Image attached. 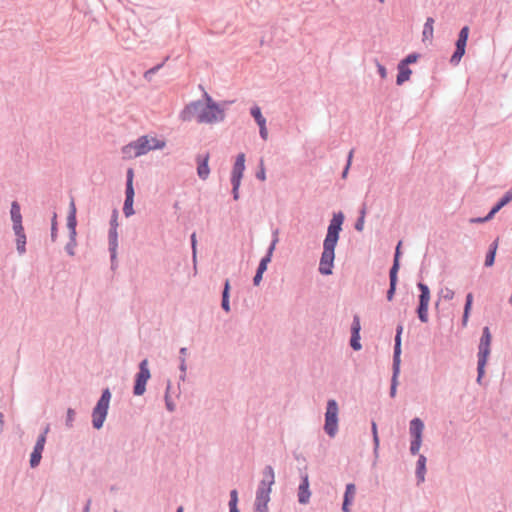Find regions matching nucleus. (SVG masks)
I'll return each instance as SVG.
<instances>
[{"label": "nucleus", "mask_w": 512, "mask_h": 512, "mask_svg": "<svg viewBox=\"0 0 512 512\" xmlns=\"http://www.w3.org/2000/svg\"><path fill=\"white\" fill-rule=\"evenodd\" d=\"M204 101H194L187 105L182 112L184 121L195 120L200 124L214 125L224 121L225 108L217 104L213 98L204 93Z\"/></svg>", "instance_id": "obj_1"}, {"label": "nucleus", "mask_w": 512, "mask_h": 512, "mask_svg": "<svg viewBox=\"0 0 512 512\" xmlns=\"http://www.w3.org/2000/svg\"><path fill=\"white\" fill-rule=\"evenodd\" d=\"M344 221V215L339 212L333 215L328 226L327 234L323 243V252L319 263V271L323 275L332 273L335 258V247L339 239V233Z\"/></svg>", "instance_id": "obj_2"}, {"label": "nucleus", "mask_w": 512, "mask_h": 512, "mask_svg": "<svg viewBox=\"0 0 512 512\" xmlns=\"http://www.w3.org/2000/svg\"><path fill=\"white\" fill-rule=\"evenodd\" d=\"M166 146L164 140L155 137L142 136L123 148V153L128 157H139L152 150L163 149Z\"/></svg>", "instance_id": "obj_3"}, {"label": "nucleus", "mask_w": 512, "mask_h": 512, "mask_svg": "<svg viewBox=\"0 0 512 512\" xmlns=\"http://www.w3.org/2000/svg\"><path fill=\"white\" fill-rule=\"evenodd\" d=\"M491 333L488 327H484L483 334L479 343V352H478V382H480L481 378L484 375V368L487 363L488 356L490 354V345H491Z\"/></svg>", "instance_id": "obj_4"}, {"label": "nucleus", "mask_w": 512, "mask_h": 512, "mask_svg": "<svg viewBox=\"0 0 512 512\" xmlns=\"http://www.w3.org/2000/svg\"><path fill=\"white\" fill-rule=\"evenodd\" d=\"M111 398V393L109 389H105L102 393L101 398L99 399L96 407L93 410V426L96 429H100L103 426V423L105 421L108 408H109V402Z\"/></svg>", "instance_id": "obj_5"}, {"label": "nucleus", "mask_w": 512, "mask_h": 512, "mask_svg": "<svg viewBox=\"0 0 512 512\" xmlns=\"http://www.w3.org/2000/svg\"><path fill=\"white\" fill-rule=\"evenodd\" d=\"M338 413L337 402L334 399L329 400L325 413L324 430L330 437H334L338 431Z\"/></svg>", "instance_id": "obj_6"}, {"label": "nucleus", "mask_w": 512, "mask_h": 512, "mask_svg": "<svg viewBox=\"0 0 512 512\" xmlns=\"http://www.w3.org/2000/svg\"><path fill=\"white\" fill-rule=\"evenodd\" d=\"M274 483V472L270 466H267L263 470V479L258 487L256 500L259 501H270L271 486Z\"/></svg>", "instance_id": "obj_7"}, {"label": "nucleus", "mask_w": 512, "mask_h": 512, "mask_svg": "<svg viewBox=\"0 0 512 512\" xmlns=\"http://www.w3.org/2000/svg\"><path fill=\"white\" fill-rule=\"evenodd\" d=\"M140 371L136 375L134 394L140 396L146 390V383L150 379L151 374L148 368V360L144 359L139 365Z\"/></svg>", "instance_id": "obj_8"}, {"label": "nucleus", "mask_w": 512, "mask_h": 512, "mask_svg": "<svg viewBox=\"0 0 512 512\" xmlns=\"http://www.w3.org/2000/svg\"><path fill=\"white\" fill-rule=\"evenodd\" d=\"M418 288L421 291L419 296V307L417 310L418 317L421 322H428V307L430 303V290L427 285L423 283H418Z\"/></svg>", "instance_id": "obj_9"}, {"label": "nucleus", "mask_w": 512, "mask_h": 512, "mask_svg": "<svg viewBox=\"0 0 512 512\" xmlns=\"http://www.w3.org/2000/svg\"><path fill=\"white\" fill-rule=\"evenodd\" d=\"M468 36H469V27L464 26L459 33L458 40L456 42V50L451 57V62L453 64H458L460 62L461 58L463 57V55L465 54V48H466Z\"/></svg>", "instance_id": "obj_10"}, {"label": "nucleus", "mask_w": 512, "mask_h": 512, "mask_svg": "<svg viewBox=\"0 0 512 512\" xmlns=\"http://www.w3.org/2000/svg\"><path fill=\"white\" fill-rule=\"evenodd\" d=\"M244 169H245V155L243 153H241L236 158V162L234 164L232 176H231L232 184H235L236 189H239V187H240Z\"/></svg>", "instance_id": "obj_11"}, {"label": "nucleus", "mask_w": 512, "mask_h": 512, "mask_svg": "<svg viewBox=\"0 0 512 512\" xmlns=\"http://www.w3.org/2000/svg\"><path fill=\"white\" fill-rule=\"evenodd\" d=\"M512 201V190L506 192V194L502 197V199L497 203L496 206L492 208L489 214L484 218H473L470 220L471 223H482L492 219V217L506 204Z\"/></svg>", "instance_id": "obj_12"}, {"label": "nucleus", "mask_w": 512, "mask_h": 512, "mask_svg": "<svg viewBox=\"0 0 512 512\" xmlns=\"http://www.w3.org/2000/svg\"><path fill=\"white\" fill-rule=\"evenodd\" d=\"M48 430H49V428L46 427L44 433L42 435H40V437L38 438L36 445L34 447V451L31 454L30 465L33 468L36 467L41 460V454L44 449V445L46 442V434L48 433Z\"/></svg>", "instance_id": "obj_13"}, {"label": "nucleus", "mask_w": 512, "mask_h": 512, "mask_svg": "<svg viewBox=\"0 0 512 512\" xmlns=\"http://www.w3.org/2000/svg\"><path fill=\"white\" fill-rule=\"evenodd\" d=\"M251 115L253 116V118L255 119L257 124L259 125L261 137L264 140H266L267 137H268V131H267V128H266V119L262 115L260 108L258 106L252 107L251 108Z\"/></svg>", "instance_id": "obj_14"}, {"label": "nucleus", "mask_w": 512, "mask_h": 512, "mask_svg": "<svg viewBox=\"0 0 512 512\" xmlns=\"http://www.w3.org/2000/svg\"><path fill=\"white\" fill-rule=\"evenodd\" d=\"M310 491H309V481H308V475L305 474L303 476L302 482L299 485L298 489V500L302 504H306L309 501L310 498Z\"/></svg>", "instance_id": "obj_15"}, {"label": "nucleus", "mask_w": 512, "mask_h": 512, "mask_svg": "<svg viewBox=\"0 0 512 512\" xmlns=\"http://www.w3.org/2000/svg\"><path fill=\"white\" fill-rule=\"evenodd\" d=\"M208 161H209V154H206L202 158L201 157L197 158V162H198L197 174L203 180H206L210 174Z\"/></svg>", "instance_id": "obj_16"}, {"label": "nucleus", "mask_w": 512, "mask_h": 512, "mask_svg": "<svg viewBox=\"0 0 512 512\" xmlns=\"http://www.w3.org/2000/svg\"><path fill=\"white\" fill-rule=\"evenodd\" d=\"M356 495V487L354 484H348L344 494L342 509L344 512H350L349 505L353 502Z\"/></svg>", "instance_id": "obj_17"}, {"label": "nucleus", "mask_w": 512, "mask_h": 512, "mask_svg": "<svg viewBox=\"0 0 512 512\" xmlns=\"http://www.w3.org/2000/svg\"><path fill=\"white\" fill-rule=\"evenodd\" d=\"M403 327L400 325L397 328V334L395 337V347H394V359L393 366H400V354H401V333Z\"/></svg>", "instance_id": "obj_18"}, {"label": "nucleus", "mask_w": 512, "mask_h": 512, "mask_svg": "<svg viewBox=\"0 0 512 512\" xmlns=\"http://www.w3.org/2000/svg\"><path fill=\"white\" fill-rule=\"evenodd\" d=\"M424 429V424L419 418H414L410 422V433L413 439H422V432Z\"/></svg>", "instance_id": "obj_19"}, {"label": "nucleus", "mask_w": 512, "mask_h": 512, "mask_svg": "<svg viewBox=\"0 0 512 512\" xmlns=\"http://www.w3.org/2000/svg\"><path fill=\"white\" fill-rule=\"evenodd\" d=\"M411 74H412V71L407 66H405V63H399L397 84L402 85L404 82L408 81Z\"/></svg>", "instance_id": "obj_20"}, {"label": "nucleus", "mask_w": 512, "mask_h": 512, "mask_svg": "<svg viewBox=\"0 0 512 512\" xmlns=\"http://www.w3.org/2000/svg\"><path fill=\"white\" fill-rule=\"evenodd\" d=\"M397 282V264L393 265L390 270V288L387 292V299L391 301L393 299Z\"/></svg>", "instance_id": "obj_21"}, {"label": "nucleus", "mask_w": 512, "mask_h": 512, "mask_svg": "<svg viewBox=\"0 0 512 512\" xmlns=\"http://www.w3.org/2000/svg\"><path fill=\"white\" fill-rule=\"evenodd\" d=\"M134 191L126 190V199L124 202L123 212L126 217L134 214L133 210Z\"/></svg>", "instance_id": "obj_22"}, {"label": "nucleus", "mask_w": 512, "mask_h": 512, "mask_svg": "<svg viewBox=\"0 0 512 512\" xmlns=\"http://www.w3.org/2000/svg\"><path fill=\"white\" fill-rule=\"evenodd\" d=\"M433 25H434V19L431 17L427 18V20L424 24V29H423V41H426V40L430 41L433 38V32H434Z\"/></svg>", "instance_id": "obj_23"}, {"label": "nucleus", "mask_w": 512, "mask_h": 512, "mask_svg": "<svg viewBox=\"0 0 512 512\" xmlns=\"http://www.w3.org/2000/svg\"><path fill=\"white\" fill-rule=\"evenodd\" d=\"M472 303H473V294L472 293H468L467 296H466V303H465L463 319H462L463 326L467 325V322H468V319H469V315H470V311H471V308H472Z\"/></svg>", "instance_id": "obj_24"}, {"label": "nucleus", "mask_w": 512, "mask_h": 512, "mask_svg": "<svg viewBox=\"0 0 512 512\" xmlns=\"http://www.w3.org/2000/svg\"><path fill=\"white\" fill-rule=\"evenodd\" d=\"M229 291H230V282L229 280L225 281L224 284V290L222 294V308L226 311H230V304H229Z\"/></svg>", "instance_id": "obj_25"}, {"label": "nucleus", "mask_w": 512, "mask_h": 512, "mask_svg": "<svg viewBox=\"0 0 512 512\" xmlns=\"http://www.w3.org/2000/svg\"><path fill=\"white\" fill-rule=\"evenodd\" d=\"M426 471V457L424 455H420L418 462H417V476L419 478V481H424Z\"/></svg>", "instance_id": "obj_26"}, {"label": "nucleus", "mask_w": 512, "mask_h": 512, "mask_svg": "<svg viewBox=\"0 0 512 512\" xmlns=\"http://www.w3.org/2000/svg\"><path fill=\"white\" fill-rule=\"evenodd\" d=\"M399 373H400V366H393V377H392L391 389H390L391 397H395V395H396Z\"/></svg>", "instance_id": "obj_27"}, {"label": "nucleus", "mask_w": 512, "mask_h": 512, "mask_svg": "<svg viewBox=\"0 0 512 512\" xmlns=\"http://www.w3.org/2000/svg\"><path fill=\"white\" fill-rule=\"evenodd\" d=\"M497 247H498V239H496L493 242V244L491 245V249H490L489 253L486 256V259H485V265L486 266L490 267V266L493 265L494 260H495V254H496Z\"/></svg>", "instance_id": "obj_28"}, {"label": "nucleus", "mask_w": 512, "mask_h": 512, "mask_svg": "<svg viewBox=\"0 0 512 512\" xmlns=\"http://www.w3.org/2000/svg\"><path fill=\"white\" fill-rule=\"evenodd\" d=\"M11 219L13 223L22 221L20 206L15 201L11 204Z\"/></svg>", "instance_id": "obj_29"}, {"label": "nucleus", "mask_w": 512, "mask_h": 512, "mask_svg": "<svg viewBox=\"0 0 512 512\" xmlns=\"http://www.w3.org/2000/svg\"><path fill=\"white\" fill-rule=\"evenodd\" d=\"M272 249H273V246H271V247L269 248V253H268V255H267L266 257H264V258L261 260V262H260V264H259V267H258V269H257V271H258V272H260V273H264V272L266 271V269H267V264L270 262V255H271Z\"/></svg>", "instance_id": "obj_30"}, {"label": "nucleus", "mask_w": 512, "mask_h": 512, "mask_svg": "<svg viewBox=\"0 0 512 512\" xmlns=\"http://www.w3.org/2000/svg\"><path fill=\"white\" fill-rule=\"evenodd\" d=\"M16 244H17V250L20 254H23L25 252V245H26V236L20 235L16 236Z\"/></svg>", "instance_id": "obj_31"}, {"label": "nucleus", "mask_w": 512, "mask_h": 512, "mask_svg": "<svg viewBox=\"0 0 512 512\" xmlns=\"http://www.w3.org/2000/svg\"><path fill=\"white\" fill-rule=\"evenodd\" d=\"M255 512H268V502L255 500Z\"/></svg>", "instance_id": "obj_32"}, {"label": "nucleus", "mask_w": 512, "mask_h": 512, "mask_svg": "<svg viewBox=\"0 0 512 512\" xmlns=\"http://www.w3.org/2000/svg\"><path fill=\"white\" fill-rule=\"evenodd\" d=\"M422 439H413L410 446V451L413 455H416L421 447Z\"/></svg>", "instance_id": "obj_33"}, {"label": "nucleus", "mask_w": 512, "mask_h": 512, "mask_svg": "<svg viewBox=\"0 0 512 512\" xmlns=\"http://www.w3.org/2000/svg\"><path fill=\"white\" fill-rule=\"evenodd\" d=\"M365 214H366V211H365V208H363L361 210V215L359 217V219L357 220L356 224H355V229L357 231H362L363 228H364V219H365Z\"/></svg>", "instance_id": "obj_34"}, {"label": "nucleus", "mask_w": 512, "mask_h": 512, "mask_svg": "<svg viewBox=\"0 0 512 512\" xmlns=\"http://www.w3.org/2000/svg\"><path fill=\"white\" fill-rule=\"evenodd\" d=\"M133 178H134L133 170L132 169H128V171H127L126 190L134 191V188H133Z\"/></svg>", "instance_id": "obj_35"}, {"label": "nucleus", "mask_w": 512, "mask_h": 512, "mask_svg": "<svg viewBox=\"0 0 512 512\" xmlns=\"http://www.w3.org/2000/svg\"><path fill=\"white\" fill-rule=\"evenodd\" d=\"M359 339H360L359 334H352L350 344H351V347L354 350H359L361 348V344L359 342Z\"/></svg>", "instance_id": "obj_36"}, {"label": "nucleus", "mask_w": 512, "mask_h": 512, "mask_svg": "<svg viewBox=\"0 0 512 512\" xmlns=\"http://www.w3.org/2000/svg\"><path fill=\"white\" fill-rule=\"evenodd\" d=\"M13 230H14L16 236L25 235L24 228L22 226V221L21 222H14L13 223Z\"/></svg>", "instance_id": "obj_37"}, {"label": "nucleus", "mask_w": 512, "mask_h": 512, "mask_svg": "<svg viewBox=\"0 0 512 512\" xmlns=\"http://www.w3.org/2000/svg\"><path fill=\"white\" fill-rule=\"evenodd\" d=\"M441 294L445 300H452L454 298L455 293L452 289L445 288L441 291Z\"/></svg>", "instance_id": "obj_38"}, {"label": "nucleus", "mask_w": 512, "mask_h": 512, "mask_svg": "<svg viewBox=\"0 0 512 512\" xmlns=\"http://www.w3.org/2000/svg\"><path fill=\"white\" fill-rule=\"evenodd\" d=\"M372 433H373L374 444H375V447L377 448L379 446V437H378L377 425L375 422H372Z\"/></svg>", "instance_id": "obj_39"}, {"label": "nucleus", "mask_w": 512, "mask_h": 512, "mask_svg": "<svg viewBox=\"0 0 512 512\" xmlns=\"http://www.w3.org/2000/svg\"><path fill=\"white\" fill-rule=\"evenodd\" d=\"M417 59H418L417 54H410L404 60H402L400 63H405V66H407L408 64L416 62Z\"/></svg>", "instance_id": "obj_40"}, {"label": "nucleus", "mask_w": 512, "mask_h": 512, "mask_svg": "<svg viewBox=\"0 0 512 512\" xmlns=\"http://www.w3.org/2000/svg\"><path fill=\"white\" fill-rule=\"evenodd\" d=\"M238 502V493L236 490H232L230 493L229 506H236Z\"/></svg>", "instance_id": "obj_41"}, {"label": "nucleus", "mask_w": 512, "mask_h": 512, "mask_svg": "<svg viewBox=\"0 0 512 512\" xmlns=\"http://www.w3.org/2000/svg\"><path fill=\"white\" fill-rule=\"evenodd\" d=\"M360 331V321L357 316L354 317L353 325H352V334H359Z\"/></svg>", "instance_id": "obj_42"}, {"label": "nucleus", "mask_w": 512, "mask_h": 512, "mask_svg": "<svg viewBox=\"0 0 512 512\" xmlns=\"http://www.w3.org/2000/svg\"><path fill=\"white\" fill-rule=\"evenodd\" d=\"M352 157H353V150H351V151L349 152V155H348V163H347V166H346V168H345V170L343 171V174H342V177H343V178H346V176H347V173H348L349 167H350V165H351Z\"/></svg>", "instance_id": "obj_43"}, {"label": "nucleus", "mask_w": 512, "mask_h": 512, "mask_svg": "<svg viewBox=\"0 0 512 512\" xmlns=\"http://www.w3.org/2000/svg\"><path fill=\"white\" fill-rule=\"evenodd\" d=\"M400 246H401V242H399V243H398V245H397V247H396V252H395V257H394V263H393V265H396V264H397V270L399 269Z\"/></svg>", "instance_id": "obj_44"}, {"label": "nucleus", "mask_w": 512, "mask_h": 512, "mask_svg": "<svg viewBox=\"0 0 512 512\" xmlns=\"http://www.w3.org/2000/svg\"><path fill=\"white\" fill-rule=\"evenodd\" d=\"M69 214H71V219H73V221H74L75 215H76V206H75L74 200H71V202H70V213Z\"/></svg>", "instance_id": "obj_45"}, {"label": "nucleus", "mask_w": 512, "mask_h": 512, "mask_svg": "<svg viewBox=\"0 0 512 512\" xmlns=\"http://www.w3.org/2000/svg\"><path fill=\"white\" fill-rule=\"evenodd\" d=\"M262 275L263 273H260V272H256V275L254 276V279H253V282H254V285L258 286L262 280Z\"/></svg>", "instance_id": "obj_46"}, {"label": "nucleus", "mask_w": 512, "mask_h": 512, "mask_svg": "<svg viewBox=\"0 0 512 512\" xmlns=\"http://www.w3.org/2000/svg\"><path fill=\"white\" fill-rule=\"evenodd\" d=\"M378 71H379V74L382 78H385L386 75H387V72H386V69L384 66H382L381 64H378Z\"/></svg>", "instance_id": "obj_47"}, {"label": "nucleus", "mask_w": 512, "mask_h": 512, "mask_svg": "<svg viewBox=\"0 0 512 512\" xmlns=\"http://www.w3.org/2000/svg\"><path fill=\"white\" fill-rule=\"evenodd\" d=\"M261 166H263V163L261 162ZM257 177L260 179V180H265V171H264V168L261 167V170L257 173Z\"/></svg>", "instance_id": "obj_48"}, {"label": "nucleus", "mask_w": 512, "mask_h": 512, "mask_svg": "<svg viewBox=\"0 0 512 512\" xmlns=\"http://www.w3.org/2000/svg\"><path fill=\"white\" fill-rule=\"evenodd\" d=\"M55 230H56V214H54L53 220H52V239L55 238Z\"/></svg>", "instance_id": "obj_49"}, {"label": "nucleus", "mask_w": 512, "mask_h": 512, "mask_svg": "<svg viewBox=\"0 0 512 512\" xmlns=\"http://www.w3.org/2000/svg\"><path fill=\"white\" fill-rule=\"evenodd\" d=\"M191 242H192L193 253L195 254V252H196V235H195V233H193L191 236Z\"/></svg>", "instance_id": "obj_50"}, {"label": "nucleus", "mask_w": 512, "mask_h": 512, "mask_svg": "<svg viewBox=\"0 0 512 512\" xmlns=\"http://www.w3.org/2000/svg\"><path fill=\"white\" fill-rule=\"evenodd\" d=\"M67 414H68L67 421H68V423H71L74 418V411L72 409H69Z\"/></svg>", "instance_id": "obj_51"}, {"label": "nucleus", "mask_w": 512, "mask_h": 512, "mask_svg": "<svg viewBox=\"0 0 512 512\" xmlns=\"http://www.w3.org/2000/svg\"><path fill=\"white\" fill-rule=\"evenodd\" d=\"M68 225L70 227H74L75 226V220L73 221V219H71V214H69V217H68Z\"/></svg>", "instance_id": "obj_52"}, {"label": "nucleus", "mask_w": 512, "mask_h": 512, "mask_svg": "<svg viewBox=\"0 0 512 512\" xmlns=\"http://www.w3.org/2000/svg\"><path fill=\"white\" fill-rule=\"evenodd\" d=\"M232 185H233L234 199L237 200L238 199V189L235 188V184H232Z\"/></svg>", "instance_id": "obj_53"}, {"label": "nucleus", "mask_w": 512, "mask_h": 512, "mask_svg": "<svg viewBox=\"0 0 512 512\" xmlns=\"http://www.w3.org/2000/svg\"><path fill=\"white\" fill-rule=\"evenodd\" d=\"M230 507V512H239V510L237 509V505L236 506H229Z\"/></svg>", "instance_id": "obj_54"}, {"label": "nucleus", "mask_w": 512, "mask_h": 512, "mask_svg": "<svg viewBox=\"0 0 512 512\" xmlns=\"http://www.w3.org/2000/svg\"><path fill=\"white\" fill-rule=\"evenodd\" d=\"M90 503H91V500H89V501L87 502V505H86V507H85V509H84V512H89Z\"/></svg>", "instance_id": "obj_55"}, {"label": "nucleus", "mask_w": 512, "mask_h": 512, "mask_svg": "<svg viewBox=\"0 0 512 512\" xmlns=\"http://www.w3.org/2000/svg\"><path fill=\"white\" fill-rule=\"evenodd\" d=\"M2 426H3V415H2V413H0V431L2 430Z\"/></svg>", "instance_id": "obj_56"}, {"label": "nucleus", "mask_w": 512, "mask_h": 512, "mask_svg": "<svg viewBox=\"0 0 512 512\" xmlns=\"http://www.w3.org/2000/svg\"><path fill=\"white\" fill-rule=\"evenodd\" d=\"M181 369H182L183 371L185 370V361H184V359L182 360Z\"/></svg>", "instance_id": "obj_57"}, {"label": "nucleus", "mask_w": 512, "mask_h": 512, "mask_svg": "<svg viewBox=\"0 0 512 512\" xmlns=\"http://www.w3.org/2000/svg\"><path fill=\"white\" fill-rule=\"evenodd\" d=\"M180 353L184 355L186 353V348H181Z\"/></svg>", "instance_id": "obj_58"}, {"label": "nucleus", "mask_w": 512, "mask_h": 512, "mask_svg": "<svg viewBox=\"0 0 512 512\" xmlns=\"http://www.w3.org/2000/svg\"><path fill=\"white\" fill-rule=\"evenodd\" d=\"M177 512H184L183 507H182V506H180V507L177 509Z\"/></svg>", "instance_id": "obj_59"}, {"label": "nucleus", "mask_w": 512, "mask_h": 512, "mask_svg": "<svg viewBox=\"0 0 512 512\" xmlns=\"http://www.w3.org/2000/svg\"><path fill=\"white\" fill-rule=\"evenodd\" d=\"M169 410H172V404H168Z\"/></svg>", "instance_id": "obj_60"}, {"label": "nucleus", "mask_w": 512, "mask_h": 512, "mask_svg": "<svg viewBox=\"0 0 512 512\" xmlns=\"http://www.w3.org/2000/svg\"><path fill=\"white\" fill-rule=\"evenodd\" d=\"M169 410H172V404H168Z\"/></svg>", "instance_id": "obj_61"}, {"label": "nucleus", "mask_w": 512, "mask_h": 512, "mask_svg": "<svg viewBox=\"0 0 512 512\" xmlns=\"http://www.w3.org/2000/svg\"><path fill=\"white\" fill-rule=\"evenodd\" d=\"M379 1H380L381 3H383V2H384V0H379Z\"/></svg>", "instance_id": "obj_62"}]
</instances>
